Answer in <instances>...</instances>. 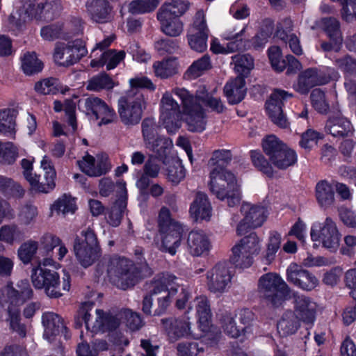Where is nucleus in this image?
Masks as SVG:
<instances>
[{
    "label": "nucleus",
    "mask_w": 356,
    "mask_h": 356,
    "mask_svg": "<svg viewBox=\"0 0 356 356\" xmlns=\"http://www.w3.org/2000/svg\"><path fill=\"white\" fill-rule=\"evenodd\" d=\"M76 209L75 200L70 195H64L58 198L52 205L51 211L58 214L66 215L74 213Z\"/></svg>",
    "instance_id": "50"
},
{
    "label": "nucleus",
    "mask_w": 356,
    "mask_h": 356,
    "mask_svg": "<svg viewBox=\"0 0 356 356\" xmlns=\"http://www.w3.org/2000/svg\"><path fill=\"white\" fill-rule=\"evenodd\" d=\"M293 96L282 90H276L270 95L266 103V108L269 118L272 122L282 128L288 127V121L282 111L284 101Z\"/></svg>",
    "instance_id": "18"
},
{
    "label": "nucleus",
    "mask_w": 356,
    "mask_h": 356,
    "mask_svg": "<svg viewBox=\"0 0 356 356\" xmlns=\"http://www.w3.org/2000/svg\"><path fill=\"white\" fill-rule=\"evenodd\" d=\"M241 212L243 218L236 227V234L238 236L246 234L251 229L261 227L267 218V210L261 205L244 202L241 205Z\"/></svg>",
    "instance_id": "14"
},
{
    "label": "nucleus",
    "mask_w": 356,
    "mask_h": 356,
    "mask_svg": "<svg viewBox=\"0 0 356 356\" xmlns=\"http://www.w3.org/2000/svg\"><path fill=\"white\" fill-rule=\"evenodd\" d=\"M325 131L336 138L350 137L354 134V128L350 121L341 115L330 117L326 122Z\"/></svg>",
    "instance_id": "25"
},
{
    "label": "nucleus",
    "mask_w": 356,
    "mask_h": 356,
    "mask_svg": "<svg viewBox=\"0 0 356 356\" xmlns=\"http://www.w3.org/2000/svg\"><path fill=\"white\" fill-rule=\"evenodd\" d=\"M334 65L343 72L350 74H356V59L346 54L341 57L332 58Z\"/></svg>",
    "instance_id": "61"
},
{
    "label": "nucleus",
    "mask_w": 356,
    "mask_h": 356,
    "mask_svg": "<svg viewBox=\"0 0 356 356\" xmlns=\"http://www.w3.org/2000/svg\"><path fill=\"white\" fill-rule=\"evenodd\" d=\"M245 86V79L240 76L227 82L224 87V93L230 104H238L243 99L246 93Z\"/></svg>",
    "instance_id": "32"
},
{
    "label": "nucleus",
    "mask_w": 356,
    "mask_h": 356,
    "mask_svg": "<svg viewBox=\"0 0 356 356\" xmlns=\"http://www.w3.org/2000/svg\"><path fill=\"white\" fill-rule=\"evenodd\" d=\"M191 215L195 220H209L211 215V207L206 194L199 192L190 207Z\"/></svg>",
    "instance_id": "33"
},
{
    "label": "nucleus",
    "mask_w": 356,
    "mask_h": 356,
    "mask_svg": "<svg viewBox=\"0 0 356 356\" xmlns=\"http://www.w3.org/2000/svg\"><path fill=\"white\" fill-rule=\"evenodd\" d=\"M177 279L176 276L169 273L158 274L154 278L150 284L149 293L144 296L143 300L142 310L146 315L152 314V296L162 294V292H166L168 286L174 283V281Z\"/></svg>",
    "instance_id": "19"
},
{
    "label": "nucleus",
    "mask_w": 356,
    "mask_h": 356,
    "mask_svg": "<svg viewBox=\"0 0 356 356\" xmlns=\"http://www.w3.org/2000/svg\"><path fill=\"white\" fill-rule=\"evenodd\" d=\"M176 280L174 281L170 286H168V289L166 292H162L164 293L163 296H160L157 299L158 307L154 311V315H161L163 314L171 302V298L178 291V288L175 287L174 285L176 284Z\"/></svg>",
    "instance_id": "55"
},
{
    "label": "nucleus",
    "mask_w": 356,
    "mask_h": 356,
    "mask_svg": "<svg viewBox=\"0 0 356 356\" xmlns=\"http://www.w3.org/2000/svg\"><path fill=\"white\" fill-rule=\"evenodd\" d=\"M165 175L168 181L173 185H177L184 179L186 172L180 163L175 162L168 167Z\"/></svg>",
    "instance_id": "62"
},
{
    "label": "nucleus",
    "mask_w": 356,
    "mask_h": 356,
    "mask_svg": "<svg viewBox=\"0 0 356 356\" xmlns=\"http://www.w3.org/2000/svg\"><path fill=\"white\" fill-rule=\"evenodd\" d=\"M21 69L28 76L40 72L44 67L43 63L38 58L34 51H26L20 57Z\"/></svg>",
    "instance_id": "41"
},
{
    "label": "nucleus",
    "mask_w": 356,
    "mask_h": 356,
    "mask_svg": "<svg viewBox=\"0 0 356 356\" xmlns=\"http://www.w3.org/2000/svg\"><path fill=\"white\" fill-rule=\"evenodd\" d=\"M173 89L171 92L166 91L160 101V122L165 127L168 132L175 133L180 127L184 111L181 112L180 106L172 97Z\"/></svg>",
    "instance_id": "12"
},
{
    "label": "nucleus",
    "mask_w": 356,
    "mask_h": 356,
    "mask_svg": "<svg viewBox=\"0 0 356 356\" xmlns=\"http://www.w3.org/2000/svg\"><path fill=\"white\" fill-rule=\"evenodd\" d=\"M114 83L112 79L106 73H102L91 78L87 85V89L92 91H99L104 89L113 88Z\"/></svg>",
    "instance_id": "51"
},
{
    "label": "nucleus",
    "mask_w": 356,
    "mask_h": 356,
    "mask_svg": "<svg viewBox=\"0 0 356 356\" xmlns=\"http://www.w3.org/2000/svg\"><path fill=\"white\" fill-rule=\"evenodd\" d=\"M311 102L313 107L318 113H326L329 110V104L325 99V95L323 91L319 88H316L312 91Z\"/></svg>",
    "instance_id": "63"
},
{
    "label": "nucleus",
    "mask_w": 356,
    "mask_h": 356,
    "mask_svg": "<svg viewBox=\"0 0 356 356\" xmlns=\"http://www.w3.org/2000/svg\"><path fill=\"white\" fill-rule=\"evenodd\" d=\"M299 322L293 312L288 311L284 314L282 318L277 323V331L282 337H286L294 334L299 327Z\"/></svg>",
    "instance_id": "44"
},
{
    "label": "nucleus",
    "mask_w": 356,
    "mask_h": 356,
    "mask_svg": "<svg viewBox=\"0 0 356 356\" xmlns=\"http://www.w3.org/2000/svg\"><path fill=\"white\" fill-rule=\"evenodd\" d=\"M79 168L90 177H99L110 170V165L106 159L97 160L86 154L82 159L77 161Z\"/></svg>",
    "instance_id": "29"
},
{
    "label": "nucleus",
    "mask_w": 356,
    "mask_h": 356,
    "mask_svg": "<svg viewBox=\"0 0 356 356\" xmlns=\"http://www.w3.org/2000/svg\"><path fill=\"white\" fill-rule=\"evenodd\" d=\"M211 67L210 56L206 54L195 60L188 67L186 74L188 78L195 79L200 76L204 72L210 70Z\"/></svg>",
    "instance_id": "48"
},
{
    "label": "nucleus",
    "mask_w": 356,
    "mask_h": 356,
    "mask_svg": "<svg viewBox=\"0 0 356 356\" xmlns=\"http://www.w3.org/2000/svg\"><path fill=\"white\" fill-rule=\"evenodd\" d=\"M87 52L81 41L58 43L54 49V59L59 65L70 66L77 63Z\"/></svg>",
    "instance_id": "16"
},
{
    "label": "nucleus",
    "mask_w": 356,
    "mask_h": 356,
    "mask_svg": "<svg viewBox=\"0 0 356 356\" xmlns=\"http://www.w3.org/2000/svg\"><path fill=\"white\" fill-rule=\"evenodd\" d=\"M38 248V242L32 240L22 243L18 249V257L25 264L31 262Z\"/></svg>",
    "instance_id": "57"
},
{
    "label": "nucleus",
    "mask_w": 356,
    "mask_h": 356,
    "mask_svg": "<svg viewBox=\"0 0 356 356\" xmlns=\"http://www.w3.org/2000/svg\"><path fill=\"white\" fill-rule=\"evenodd\" d=\"M209 187L211 192L220 200H227L230 207L241 200L239 186L235 175L225 168H213L210 172Z\"/></svg>",
    "instance_id": "2"
},
{
    "label": "nucleus",
    "mask_w": 356,
    "mask_h": 356,
    "mask_svg": "<svg viewBox=\"0 0 356 356\" xmlns=\"http://www.w3.org/2000/svg\"><path fill=\"white\" fill-rule=\"evenodd\" d=\"M331 72H334V69L330 67L307 69L299 74L293 89L300 94H307L312 87L327 83L331 79Z\"/></svg>",
    "instance_id": "15"
},
{
    "label": "nucleus",
    "mask_w": 356,
    "mask_h": 356,
    "mask_svg": "<svg viewBox=\"0 0 356 356\" xmlns=\"http://www.w3.org/2000/svg\"><path fill=\"white\" fill-rule=\"evenodd\" d=\"M132 268V261L118 255L109 258L106 265L109 280L118 288L123 290L136 284V275Z\"/></svg>",
    "instance_id": "9"
},
{
    "label": "nucleus",
    "mask_w": 356,
    "mask_h": 356,
    "mask_svg": "<svg viewBox=\"0 0 356 356\" xmlns=\"http://www.w3.org/2000/svg\"><path fill=\"white\" fill-rule=\"evenodd\" d=\"M251 160L259 170L266 174L268 177L273 175V168L269 160H266L264 156L259 151L252 150L250 152Z\"/></svg>",
    "instance_id": "54"
},
{
    "label": "nucleus",
    "mask_w": 356,
    "mask_h": 356,
    "mask_svg": "<svg viewBox=\"0 0 356 356\" xmlns=\"http://www.w3.org/2000/svg\"><path fill=\"white\" fill-rule=\"evenodd\" d=\"M258 291L261 298L274 307L281 305L291 293L286 283L277 274L270 273L260 277Z\"/></svg>",
    "instance_id": "7"
},
{
    "label": "nucleus",
    "mask_w": 356,
    "mask_h": 356,
    "mask_svg": "<svg viewBox=\"0 0 356 356\" xmlns=\"http://www.w3.org/2000/svg\"><path fill=\"white\" fill-rule=\"evenodd\" d=\"M63 9L61 0H45L44 3L30 5L26 13L29 17L51 21L59 15Z\"/></svg>",
    "instance_id": "22"
},
{
    "label": "nucleus",
    "mask_w": 356,
    "mask_h": 356,
    "mask_svg": "<svg viewBox=\"0 0 356 356\" xmlns=\"http://www.w3.org/2000/svg\"><path fill=\"white\" fill-rule=\"evenodd\" d=\"M93 306L92 303H85L79 311V317L76 319V325L81 326L79 323V318L84 322L86 327L92 332H102L104 321V311L96 309L95 315H92L90 311Z\"/></svg>",
    "instance_id": "24"
},
{
    "label": "nucleus",
    "mask_w": 356,
    "mask_h": 356,
    "mask_svg": "<svg viewBox=\"0 0 356 356\" xmlns=\"http://www.w3.org/2000/svg\"><path fill=\"white\" fill-rule=\"evenodd\" d=\"M163 163L164 159L149 154L143 168L144 174L150 177V178L158 177Z\"/></svg>",
    "instance_id": "59"
},
{
    "label": "nucleus",
    "mask_w": 356,
    "mask_h": 356,
    "mask_svg": "<svg viewBox=\"0 0 356 356\" xmlns=\"http://www.w3.org/2000/svg\"><path fill=\"white\" fill-rule=\"evenodd\" d=\"M6 295L9 304L19 307L33 297V291L29 283L26 280H21L17 284V289L12 286H6Z\"/></svg>",
    "instance_id": "30"
},
{
    "label": "nucleus",
    "mask_w": 356,
    "mask_h": 356,
    "mask_svg": "<svg viewBox=\"0 0 356 356\" xmlns=\"http://www.w3.org/2000/svg\"><path fill=\"white\" fill-rule=\"evenodd\" d=\"M146 102L143 95L131 90L118 100V114L122 122L127 126L138 124L142 119Z\"/></svg>",
    "instance_id": "8"
},
{
    "label": "nucleus",
    "mask_w": 356,
    "mask_h": 356,
    "mask_svg": "<svg viewBox=\"0 0 356 356\" xmlns=\"http://www.w3.org/2000/svg\"><path fill=\"white\" fill-rule=\"evenodd\" d=\"M262 148L270 163L277 169L286 170L297 162L296 152L274 135L263 139Z\"/></svg>",
    "instance_id": "4"
},
{
    "label": "nucleus",
    "mask_w": 356,
    "mask_h": 356,
    "mask_svg": "<svg viewBox=\"0 0 356 356\" xmlns=\"http://www.w3.org/2000/svg\"><path fill=\"white\" fill-rule=\"evenodd\" d=\"M35 90L41 95L55 94L58 92V80L54 78H47L39 81L35 84Z\"/></svg>",
    "instance_id": "64"
},
{
    "label": "nucleus",
    "mask_w": 356,
    "mask_h": 356,
    "mask_svg": "<svg viewBox=\"0 0 356 356\" xmlns=\"http://www.w3.org/2000/svg\"><path fill=\"white\" fill-rule=\"evenodd\" d=\"M209 33L188 31L187 40L190 47L197 52H203L207 48Z\"/></svg>",
    "instance_id": "53"
},
{
    "label": "nucleus",
    "mask_w": 356,
    "mask_h": 356,
    "mask_svg": "<svg viewBox=\"0 0 356 356\" xmlns=\"http://www.w3.org/2000/svg\"><path fill=\"white\" fill-rule=\"evenodd\" d=\"M232 59L234 64V70L239 74L238 76L243 78L247 76L254 67V58L248 54H236Z\"/></svg>",
    "instance_id": "45"
},
{
    "label": "nucleus",
    "mask_w": 356,
    "mask_h": 356,
    "mask_svg": "<svg viewBox=\"0 0 356 356\" xmlns=\"http://www.w3.org/2000/svg\"><path fill=\"white\" fill-rule=\"evenodd\" d=\"M195 301L196 312L199 318V327L203 332H206L209 330L211 318L209 301L204 296L197 297Z\"/></svg>",
    "instance_id": "37"
},
{
    "label": "nucleus",
    "mask_w": 356,
    "mask_h": 356,
    "mask_svg": "<svg viewBox=\"0 0 356 356\" xmlns=\"http://www.w3.org/2000/svg\"><path fill=\"white\" fill-rule=\"evenodd\" d=\"M315 196L321 207L328 208L334 202V188L326 180H321L316 184Z\"/></svg>",
    "instance_id": "36"
},
{
    "label": "nucleus",
    "mask_w": 356,
    "mask_h": 356,
    "mask_svg": "<svg viewBox=\"0 0 356 356\" xmlns=\"http://www.w3.org/2000/svg\"><path fill=\"white\" fill-rule=\"evenodd\" d=\"M157 19L163 33L170 37H177L181 34L184 24L179 18L157 14Z\"/></svg>",
    "instance_id": "42"
},
{
    "label": "nucleus",
    "mask_w": 356,
    "mask_h": 356,
    "mask_svg": "<svg viewBox=\"0 0 356 356\" xmlns=\"http://www.w3.org/2000/svg\"><path fill=\"white\" fill-rule=\"evenodd\" d=\"M161 322L168 335L175 340L188 336H191L194 339L202 337L201 334L193 333L191 330L190 323L186 317L179 319H162Z\"/></svg>",
    "instance_id": "26"
},
{
    "label": "nucleus",
    "mask_w": 356,
    "mask_h": 356,
    "mask_svg": "<svg viewBox=\"0 0 356 356\" xmlns=\"http://www.w3.org/2000/svg\"><path fill=\"white\" fill-rule=\"evenodd\" d=\"M245 28L236 33L227 32L224 33V39L227 40L226 49L227 53L244 51L251 49L249 40L245 39Z\"/></svg>",
    "instance_id": "35"
},
{
    "label": "nucleus",
    "mask_w": 356,
    "mask_h": 356,
    "mask_svg": "<svg viewBox=\"0 0 356 356\" xmlns=\"http://www.w3.org/2000/svg\"><path fill=\"white\" fill-rule=\"evenodd\" d=\"M316 304L310 298L304 296L295 299L294 315L296 318L306 323H312L315 320Z\"/></svg>",
    "instance_id": "27"
},
{
    "label": "nucleus",
    "mask_w": 356,
    "mask_h": 356,
    "mask_svg": "<svg viewBox=\"0 0 356 356\" xmlns=\"http://www.w3.org/2000/svg\"><path fill=\"white\" fill-rule=\"evenodd\" d=\"M323 29L328 38L334 44L340 45L342 42L340 23L338 19L333 17H327L322 19Z\"/></svg>",
    "instance_id": "47"
},
{
    "label": "nucleus",
    "mask_w": 356,
    "mask_h": 356,
    "mask_svg": "<svg viewBox=\"0 0 356 356\" xmlns=\"http://www.w3.org/2000/svg\"><path fill=\"white\" fill-rule=\"evenodd\" d=\"M189 7L190 3L187 0H168L160 7L157 14L179 18Z\"/></svg>",
    "instance_id": "39"
},
{
    "label": "nucleus",
    "mask_w": 356,
    "mask_h": 356,
    "mask_svg": "<svg viewBox=\"0 0 356 356\" xmlns=\"http://www.w3.org/2000/svg\"><path fill=\"white\" fill-rule=\"evenodd\" d=\"M24 237L23 230L17 225H3L0 228V241L8 244L21 241Z\"/></svg>",
    "instance_id": "46"
},
{
    "label": "nucleus",
    "mask_w": 356,
    "mask_h": 356,
    "mask_svg": "<svg viewBox=\"0 0 356 356\" xmlns=\"http://www.w3.org/2000/svg\"><path fill=\"white\" fill-rule=\"evenodd\" d=\"M126 207L127 203L123 199L115 202L108 215V222L111 225L118 227L120 224Z\"/></svg>",
    "instance_id": "60"
},
{
    "label": "nucleus",
    "mask_w": 356,
    "mask_h": 356,
    "mask_svg": "<svg viewBox=\"0 0 356 356\" xmlns=\"http://www.w3.org/2000/svg\"><path fill=\"white\" fill-rule=\"evenodd\" d=\"M86 9L90 19L97 23H107L113 17V7L108 0H87Z\"/></svg>",
    "instance_id": "23"
},
{
    "label": "nucleus",
    "mask_w": 356,
    "mask_h": 356,
    "mask_svg": "<svg viewBox=\"0 0 356 356\" xmlns=\"http://www.w3.org/2000/svg\"><path fill=\"white\" fill-rule=\"evenodd\" d=\"M158 126L151 118H145L142 122V133L145 147L154 152V156L165 159L172 149V141L166 137L159 136Z\"/></svg>",
    "instance_id": "10"
},
{
    "label": "nucleus",
    "mask_w": 356,
    "mask_h": 356,
    "mask_svg": "<svg viewBox=\"0 0 356 356\" xmlns=\"http://www.w3.org/2000/svg\"><path fill=\"white\" fill-rule=\"evenodd\" d=\"M74 252L80 264L87 268L93 264L102 254V250L95 232L87 228L81 231L74 243Z\"/></svg>",
    "instance_id": "6"
},
{
    "label": "nucleus",
    "mask_w": 356,
    "mask_h": 356,
    "mask_svg": "<svg viewBox=\"0 0 356 356\" xmlns=\"http://www.w3.org/2000/svg\"><path fill=\"white\" fill-rule=\"evenodd\" d=\"M159 3V0H134L129 4L128 10L134 15L145 14L154 11Z\"/></svg>",
    "instance_id": "49"
},
{
    "label": "nucleus",
    "mask_w": 356,
    "mask_h": 356,
    "mask_svg": "<svg viewBox=\"0 0 356 356\" xmlns=\"http://www.w3.org/2000/svg\"><path fill=\"white\" fill-rule=\"evenodd\" d=\"M286 275L289 282L302 290L312 291L318 284V280L315 275L296 264H291L288 267Z\"/></svg>",
    "instance_id": "21"
},
{
    "label": "nucleus",
    "mask_w": 356,
    "mask_h": 356,
    "mask_svg": "<svg viewBox=\"0 0 356 356\" xmlns=\"http://www.w3.org/2000/svg\"><path fill=\"white\" fill-rule=\"evenodd\" d=\"M233 313L225 312L220 315V327L225 334L232 338H238L241 333L244 335L247 334V327H241L236 324Z\"/></svg>",
    "instance_id": "40"
},
{
    "label": "nucleus",
    "mask_w": 356,
    "mask_h": 356,
    "mask_svg": "<svg viewBox=\"0 0 356 356\" xmlns=\"http://www.w3.org/2000/svg\"><path fill=\"white\" fill-rule=\"evenodd\" d=\"M125 56L124 51L116 52L115 50L104 51L98 58L91 60L90 65L92 67L99 68L106 65L108 70L114 69L122 61Z\"/></svg>",
    "instance_id": "34"
},
{
    "label": "nucleus",
    "mask_w": 356,
    "mask_h": 356,
    "mask_svg": "<svg viewBox=\"0 0 356 356\" xmlns=\"http://www.w3.org/2000/svg\"><path fill=\"white\" fill-rule=\"evenodd\" d=\"M15 120L11 110L0 111V134L13 136L15 133Z\"/></svg>",
    "instance_id": "52"
},
{
    "label": "nucleus",
    "mask_w": 356,
    "mask_h": 356,
    "mask_svg": "<svg viewBox=\"0 0 356 356\" xmlns=\"http://www.w3.org/2000/svg\"><path fill=\"white\" fill-rule=\"evenodd\" d=\"M86 113L95 119L100 120L99 126L106 125L113 122L117 116L115 111L104 100L97 97H89L85 99Z\"/></svg>",
    "instance_id": "17"
},
{
    "label": "nucleus",
    "mask_w": 356,
    "mask_h": 356,
    "mask_svg": "<svg viewBox=\"0 0 356 356\" xmlns=\"http://www.w3.org/2000/svg\"><path fill=\"white\" fill-rule=\"evenodd\" d=\"M311 238L318 241L330 252H335L339 247L341 234L336 222L330 217L323 222H315L311 227Z\"/></svg>",
    "instance_id": "11"
},
{
    "label": "nucleus",
    "mask_w": 356,
    "mask_h": 356,
    "mask_svg": "<svg viewBox=\"0 0 356 356\" xmlns=\"http://www.w3.org/2000/svg\"><path fill=\"white\" fill-rule=\"evenodd\" d=\"M6 321L9 328L20 337H24L26 335V325L22 323L21 311L19 307L9 304L6 309Z\"/></svg>",
    "instance_id": "38"
},
{
    "label": "nucleus",
    "mask_w": 356,
    "mask_h": 356,
    "mask_svg": "<svg viewBox=\"0 0 356 356\" xmlns=\"http://www.w3.org/2000/svg\"><path fill=\"white\" fill-rule=\"evenodd\" d=\"M18 156L17 148L13 143L0 141V162L3 164L13 163Z\"/></svg>",
    "instance_id": "56"
},
{
    "label": "nucleus",
    "mask_w": 356,
    "mask_h": 356,
    "mask_svg": "<svg viewBox=\"0 0 356 356\" xmlns=\"http://www.w3.org/2000/svg\"><path fill=\"white\" fill-rule=\"evenodd\" d=\"M230 272L225 264H218L207 273L209 290L214 293H223L231 282Z\"/></svg>",
    "instance_id": "20"
},
{
    "label": "nucleus",
    "mask_w": 356,
    "mask_h": 356,
    "mask_svg": "<svg viewBox=\"0 0 356 356\" xmlns=\"http://www.w3.org/2000/svg\"><path fill=\"white\" fill-rule=\"evenodd\" d=\"M31 282L36 289H44L50 298H58L63 295L58 273L40 265L31 270Z\"/></svg>",
    "instance_id": "13"
},
{
    "label": "nucleus",
    "mask_w": 356,
    "mask_h": 356,
    "mask_svg": "<svg viewBox=\"0 0 356 356\" xmlns=\"http://www.w3.org/2000/svg\"><path fill=\"white\" fill-rule=\"evenodd\" d=\"M261 250V241L255 232L243 237L232 248L230 261L236 267L249 268Z\"/></svg>",
    "instance_id": "5"
},
{
    "label": "nucleus",
    "mask_w": 356,
    "mask_h": 356,
    "mask_svg": "<svg viewBox=\"0 0 356 356\" xmlns=\"http://www.w3.org/2000/svg\"><path fill=\"white\" fill-rule=\"evenodd\" d=\"M173 92L181 100L182 110L186 115L185 118L188 125V129L191 131L201 132L205 129L206 122L204 113L201 106V102L204 103L213 111L222 113L225 109L221 99L206 95L200 96L193 95L184 88L176 87L173 88Z\"/></svg>",
    "instance_id": "1"
},
{
    "label": "nucleus",
    "mask_w": 356,
    "mask_h": 356,
    "mask_svg": "<svg viewBox=\"0 0 356 356\" xmlns=\"http://www.w3.org/2000/svg\"><path fill=\"white\" fill-rule=\"evenodd\" d=\"M42 321L44 327V337L49 341L53 336L60 334L65 335L67 327L63 318L57 314L51 312H45L42 316Z\"/></svg>",
    "instance_id": "31"
},
{
    "label": "nucleus",
    "mask_w": 356,
    "mask_h": 356,
    "mask_svg": "<svg viewBox=\"0 0 356 356\" xmlns=\"http://www.w3.org/2000/svg\"><path fill=\"white\" fill-rule=\"evenodd\" d=\"M158 225L161 239L160 250L175 255L181 245L184 232L182 226L171 218L170 210L166 207H162L160 210Z\"/></svg>",
    "instance_id": "3"
},
{
    "label": "nucleus",
    "mask_w": 356,
    "mask_h": 356,
    "mask_svg": "<svg viewBox=\"0 0 356 356\" xmlns=\"http://www.w3.org/2000/svg\"><path fill=\"white\" fill-rule=\"evenodd\" d=\"M187 247L192 256L200 257L208 253L211 244L203 231L193 230L188 234Z\"/></svg>",
    "instance_id": "28"
},
{
    "label": "nucleus",
    "mask_w": 356,
    "mask_h": 356,
    "mask_svg": "<svg viewBox=\"0 0 356 356\" xmlns=\"http://www.w3.org/2000/svg\"><path fill=\"white\" fill-rule=\"evenodd\" d=\"M153 69L156 76L168 79L178 73L179 63L176 58H169L154 63Z\"/></svg>",
    "instance_id": "43"
},
{
    "label": "nucleus",
    "mask_w": 356,
    "mask_h": 356,
    "mask_svg": "<svg viewBox=\"0 0 356 356\" xmlns=\"http://www.w3.org/2000/svg\"><path fill=\"white\" fill-rule=\"evenodd\" d=\"M122 321L131 330H138L143 326V321L140 315L130 309L122 310L119 312Z\"/></svg>",
    "instance_id": "58"
}]
</instances>
